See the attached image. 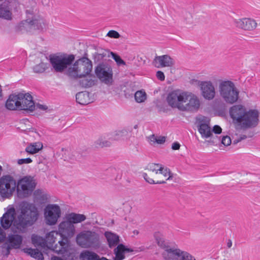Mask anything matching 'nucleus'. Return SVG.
Segmentation results:
<instances>
[{"label": "nucleus", "instance_id": "obj_49", "mask_svg": "<svg viewBox=\"0 0 260 260\" xmlns=\"http://www.w3.org/2000/svg\"><path fill=\"white\" fill-rule=\"evenodd\" d=\"M156 76L157 78L161 81L165 80V76L164 73L162 71H158L156 72Z\"/></svg>", "mask_w": 260, "mask_h": 260}, {"label": "nucleus", "instance_id": "obj_20", "mask_svg": "<svg viewBox=\"0 0 260 260\" xmlns=\"http://www.w3.org/2000/svg\"><path fill=\"white\" fill-rule=\"evenodd\" d=\"M234 23L237 27L245 30H253L257 26V23L254 20L248 18L235 19Z\"/></svg>", "mask_w": 260, "mask_h": 260}, {"label": "nucleus", "instance_id": "obj_22", "mask_svg": "<svg viewBox=\"0 0 260 260\" xmlns=\"http://www.w3.org/2000/svg\"><path fill=\"white\" fill-rule=\"evenodd\" d=\"M18 94H11L10 95L6 103V107L10 110H18L19 107Z\"/></svg>", "mask_w": 260, "mask_h": 260}, {"label": "nucleus", "instance_id": "obj_32", "mask_svg": "<svg viewBox=\"0 0 260 260\" xmlns=\"http://www.w3.org/2000/svg\"><path fill=\"white\" fill-rule=\"evenodd\" d=\"M43 148L41 143L37 142L31 144L25 148V151L30 154H35L38 152Z\"/></svg>", "mask_w": 260, "mask_h": 260}, {"label": "nucleus", "instance_id": "obj_14", "mask_svg": "<svg viewBox=\"0 0 260 260\" xmlns=\"http://www.w3.org/2000/svg\"><path fill=\"white\" fill-rule=\"evenodd\" d=\"M201 103L198 97L195 94L188 92L187 101L183 104L182 111L194 113L198 111Z\"/></svg>", "mask_w": 260, "mask_h": 260}, {"label": "nucleus", "instance_id": "obj_62", "mask_svg": "<svg viewBox=\"0 0 260 260\" xmlns=\"http://www.w3.org/2000/svg\"><path fill=\"white\" fill-rule=\"evenodd\" d=\"M246 137V136H244V137L242 138L241 139H243L245 138Z\"/></svg>", "mask_w": 260, "mask_h": 260}, {"label": "nucleus", "instance_id": "obj_56", "mask_svg": "<svg viewBox=\"0 0 260 260\" xmlns=\"http://www.w3.org/2000/svg\"><path fill=\"white\" fill-rule=\"evenodd\" d=\"M149 139L151 142L155 143H156L157 137L155 136L154 135H152L149 137Z\"/></svg>", "mask_w": 260, "mask_h": 260}, {"label": "nucleus", "instance_id": "obj_17", "mask_svg": "<svg viewBox=\"0 0 260 260\" xmlns=\"http://www.w3.org/2000/svg\"><path fill=\"white\" fill-rule=\"evenodd\" d=\"M246 112L244 106L241 105H234L230 109V115L234 123L239 125Z\"/></svg>", "mask_w": 260, "mask_h": 260}, {"label": "nucleus", "instance_id": "obj_39", "mask_svg": "<svg viewBox=\"0 0 260 260\" xmlns=\"http://www.w3.org/2000/svg\"><path fill=\"white\" fill-rule=\"evenodd\" d=\"M161 165L159 164H149L147 166V169L150 171L155 172L157 174L160 169H161Z\"/></svg>", "mask_w": 260, "mask_h": 260}, {"label": "nucleus", "instance_id": "obj_11", "mask_svg": "<svg viewBox=\"0 0 260 260\" xmlns=\"http://www.w3.org/2000/svg\"><path fill=\"white\" fill-rule=\"evenodd\" d=\"M5 240V242L2 246V252L4 256L7 257L12 249H17L20 248L22 244L23 237L17 234H9Z\"/></svg>", "mask_w": 260, "mask_h": 260}, {"label": "nucleus", "instance_id": "obj_29", "mask_svg": "<svg viewBox=\"0 0 260 260\" xmlns=\"http://www.w3.org/2000/svg\"><path fill=\"white\" fill-rule=\"evenodd\" d=\"M99 258V255L89 250H84L82 251L79 255L80 260H96Z\"/></svg>", "mask_w": 260, "mask_h": 260}, {"label": "nucleus", "instance_id": "obj_42", "mask_svg": "<svg viewBox=\"0 0 260 260\" xmlns=\"http://www.w3.org/2000/svg\"><path fill=\"white\" fill-rule=\"evenodd\" d=\"M111 55L113 59L116 62L118 65H125V61L121 58L115 53L111 52Z\"/></svg>", "mask_w": 260, "mask_h": 260}, {"label": "nucleus", "instance_id": "obj_9", "mask_svg": "<svg viewBox=\"0 0 260 260\" xmlns=\"http://www.w3.org/2000/svg\"><path fill=\"white\" fill-rule=\"evenodd\" d=\"M188 92L181 90H174L167 95L166 101L168 105L173 109H177L182 111L183 104L187 101Z\"/></svg>", "mask_w": 260, "mask_h": 260}, {"label": "nucleus", "instance_id": "obj_64", "mask_svg": "<svg viewBox=\"0 0 260 260\" xmlns=\"http://www.w3.org/2000/svg\"><path fill=\"white\" fill-rule=\"evenodd\" d=\"M3 0H0V2L2 1Z\"/></svg>", "mask_w": 260, "mask_h": 260}, {"label": "nucleus", "instance_id": "obj_1", "mask_svg": "<svg viewBox=\"0 0 260 260\" xmlns=\"http://www.w3.org/2000/svg\"><path fill=\"white\" fill-rule=\"evenodd\" d=\"M15 210L11 207L0 218L2 227L4 230L9 229L13 224V227L19 233H25L28 228L32 226L39 217L37 209L31 205L27 204L22 206L20 213L15 218Z\"/></svg>", "mask_w": 260, "mask_h": 260}, {"label": "nucleus", "instance_id": "obj_13", "mask_svg": "<svg viewBox=\"0 0 260 260\" xmlns=\"http://www.w3.org/2000/svg\"><path fill=\"white\" fill-rule=\"evenodd\" d=\"M258 117L259 112L257 110L251 109L246 111L243 120L239 126L243 129L254 127L258 123Z\"/></svg>", "mask_w": 260, "mask_h": 260}, {"label": "nucleus", "instance_id": "obj_28", "mask_svg": "<svg viewBox=\"0 0 260 260\" xmlns=\"http://www.w3.org/2000/svg\"><path fill=\"white\" fill-rule=\"evenodd\" d=\"M0 17L7 20L12 19V13L7 6V2H4L0 5Z\"/></svg>", "mask_w": 260, "mask_h": 260}, {"label": "nucleus", "instance_id": "obj_46", "mask_svg": "<svg viewBox=\"0 0 260 260\" xmlns=\"http://www.w3.org/2000/svg\"><path fill=\"white\" fill-rule=\"evenodd\" d=\"M107 36L110 38L115 39H118L120 37L119 34L117 31L113 30H110L108 32Z\"/></svg>", "mask_w": 260, "mask_h": 260}, {"label": "nucleus", "instance_id": "obj_45", "mask_svg": "<svg viewBox=\"0 0 260 260\" xmlns=\"http://www.w3.org/2000/svg\"><path fill=\"white\" fill-rule=\"evenodd\" d=\"M127 133V132L124 130L119 131L115 134L114 139L115 140H119L123 139V137Z\"/></svg>", "mask_w": 260, "mask_h": 260}, {"label": "nucleus", "instance_id": "obj_60", "mask_svg": "<svg viewBox=\"0 0 260 260\" xmlns=\"http://www.w3.org/2000/svg\"><path fill=\"white\" fill-rule=\"evenodd\" d=\"M96 260H109L105 257H102L101 258L99 255V258H97Z\"/></svg>", "mask_w": 260, "mask_h": 260}, {"label": "nucleus", "instance_id": "obj_2", "mask_svg": "<svg viewBox=\"0 0 260 260\" xmlns=\"http://www.w3.org/2000/svg\"><path fill=\"white\" fill-rule=\"evenodd\" d=\"M92 69V61L87 57L78 59L68 68L66 74L70 78L77 79L89 75Z\"/></svg>", "mask_w": 260, "mask_h": 260}, {"label": "nucleus", "instance_id": "obj_6", "mask_svg": "<svg viewBox=\"0 0 260 260\" xmlns=\"http://www.w3.org/2000/svg\"><path fill=\"white\" fill-rule=\"evenodd\" d=\"M76 241L78 246L83 248H97L100 245L99 234L90 230H84L79 233Z\"/></svg>", "mask_w": 260, "mask_h": 260}, {"label": "nucleus", "instance_id": "obj_27", "mask_svg": "<svg viewBox=\"0 0 260 260\" xmlns=\"http://www.w3.org/2000/svg\"><path fill=\"white\" fill-rule=\"evenodd\" d=\"M89 94V93L86 91L78 92L76 95L77 102L83 105H87L90 103Z\"/></svg>", "mask_w": 260, "mask_h": 260}, {"label": "nucleus", "instance_id": "obj_43", "mask_svg": "<svg viewBox=\"0 0 260 260\" xmlns=\"http://www.w3.org/2000/svg\"><path fill=\"white\" fill-rule=\"evenodd\" d=\"M123 249L124 250L125 253H126V252L137 253V252L143 251L144 249V248L143 247H139L137 248H127L123 245Z\"/></svg>", "mask_w": 260, "mask_h": 260}, {"label": "nucleus", "instance_id": "obj_59", "mask_svg": "<svg viewBox=\"0 0 260 260\" xmlns=\"http://www.w3.org/2000/svg\"><path fill=\"white\" fill-rule=\"evenodd\" d=\"M51 260H63V259L60 257L54 256L51 258Z\"/></svg>", "mask_w": 260, "mask_h": 260}, {"label": "nucleus", "instance_id": "obj_36", "mask_svg": "<svg viewBox=\"0 0 260 260\" xmlns=\"http://www.w3.org/2000/svg\"><path fill=\"white\" fill-rule=\"evenodd\" d=\"M154 237L155 240L157 242V244L161 247L162 248L165 247L166 246L165 245V242L164 240V238L163 237L162 234L159 232H155L154 234Z\"/></svg>", "mask_w": 260, "mask_h": 260}, {"label": "nucleus", "instance_id": "obj_54", "mask_svg": "<svg viewBox=\"0 0 260 260\" xmlns=\"http://www.w3.org/2000/svg\"><path fill=\"white\" fill-rule=\"evenodd\" d=\"M166 138L163 136L157 137L156 143L161 144L165 142Z\"/></svg>", "mask_w": 260, "mask_h": 260}, {"label": "nucleus", "instance_id": "obj_10", "mask_svg": "<svg viewBox=\"0 0 260 260\" xmlns=\"http://www.w3.org/2000/svg\"><path fill=\"white\" fill-rule=\"evenodd\" d=\"M36 186L35 182L30 176H25L17 182L16 189L21 198H26L30 195Z\"/></svg>", "mask_w": 260, "mask_h": 260}, {"label": "nucleus", "instance_id": "obj_16", "mask_svg": "<svg viewBox=\"0 0 260 260\" xmlns=\"http://www.w3.org/2000/svg\"><path fill=\"white\" fill-rule=\"evenodd\" d=\"M198 85L201 88L203 96L211 100L215 96V89L213 83L210 81H199Z\"/></svg>", "mask_w": 260, "mask_h": 260}, {"label": "nucleus", "instance_id": "obj_57", "mask_svg": "<svg viewBox=\"0 0 260 260\" xmlns=\"http://www.w3.org/2000/svg\"><path fill=\"white\" fill-rule=\"evenodd\" d=\"M37 106L41 110H46L47 109V107L46 106L42 105H38Z\"/></svg>", "mask_w": 260, "mask_h": 260}, {"label": "nucleus", "instance_id": "obj_53", "mask_svg": "<svg viewBox=\"0 0 260 260\" xmlns=\"http://www.w3.org/2000/svg\"><path fill=\"white\" fill-rule=\"evenodd\" d=\"M213 132L215 134H220L222 132L221 128L217 125H214L213 128Z\"/></svg>", "mask_w": 260, "mask_h": 260}, {"label": "nucleus", "instance_id": "obj_18", "mask_svg": "<svg viewBox=\"0 0 260 260\" xmlns=\"http://www.w3.org/2000/svg\"><path fill=\"white\" fill-rule=\"evenodd\" d=\"M174 64V59L168 55L156 56L153 61V64L157 68L171 67Z\"/></svg>", "mask_w": 260, "mask_h": 260}, {"label": "nucleus", "instance_id": "obj_35", "mask_svg": "<svg viewBox=\"0 0 260 260\" xmlns=\"http://www.w3.org/2000/svg\"><path fill=\"white\" fill-rule=\"evenodd\" d=\"M48 68V64L47 63L41 62L34 66L32 69L35 73H43Z\"/></svg>", "mask_w": 260, "mask_h": 260}, {"label": "nucleus", "instance_id": "obj_33", "mask_svg": "<svg viewBox=\"0 0 260 260\" xmlns=\"http://www.w3.org/2000/svg\"><path fill=\"white\" fill-rule=\"evenodd\" d=\"M97 80L94 77H88L80 81V85L85 88L92 87L96 84Z\"/></svg>", "mask_w": 260, "mask_h": 260}, {"label": "nucleus", "instance_id": "obj_37", "mask_svg": "<svg viewBox=\"0 0 260 260\" xmlns=\"http://www.w3.org/2000/svg\"><path fill=\"white\" fill-rule=\"evenodd\" d=\"M135 99L138 103L143 102L146 99V94L142 90L137 91L135 94Z\"/></svg>", "mask_w": 260, "mask_h": 260}, {"label": "nucleus", "instance_id": "obj_31", "mask_svg": "<svg viewBox=\"0 0 260 260\" xmlns=\"http://www.w3.org/2000/svg\"><path fill=\"white\" fill-rule=\"evenodd\" d=\"M24 251L31 257L37 260H44L43 254L38 249L26 248L24 249Z\"/></svg>", "mask_w": 260, "mask_h": 260}, {"label": "nucleus", "instance_id": "obj_25", "mask_svg": "<svg viewBox=\"0 0 260 260\" xmlns=\"http://www.w3.org/2000/svg\"><path fill=\"white\" fill-rule=\"evenodd\" d=\"M198 131L203 138H209L212 135V132L209 124L201 122L198 127Z\"/></svg>", "mask_w": 260, "mask_h": 260}, {"label": "nucleus", "instance_id": "obj_52", "mask_svg": "<svg viewBox=\"0 0 260 260\" xmlns=\"http://www.w3.org/2000/svg\"><path fill=\"white\" fill-rule=\"evenodd\" d=\"M80 158V156L78 154L77 152H73L72 154V156L70 157V159L72 160H78Z\"/></svg>", "mask_w": 260, "mask_h": 260}, {"label": "nucleus", "instance_id": "obj_30", "mask_svg": "<svg viewBox=\"0 0 260 260\" xmlns=\"http://www.w3.org/2000/svg\"><path fill=\"white\" fill-rule=\"evenodd\" d=\"M31 239L32 244L35 245L43 248H45L48 246L45 238H43L38 235L33 234L31 236Z\"/></svg>", "mask_w": 260, "mask_h": 260}, {"label": "nucleus", "instance_id": "obj_44", "mask_svg": "<svg viewBox=\"0 0 260 260\" xmlns=\"http://www.w3.org/2000/svg\"><path fill=\"white\" fill-rule=\"evenodd\" d=\"M158 173L163 175L164 177H168L166 180H169L171 177L170 170L167 168H164L162 166H161V169H160Z\"/></svg>", "mask_w": 260, "mask_h": 260}, {"label": "nucleus", "instance_id": "obj_8", "mask_svg": "<svg viewBox=\"0 0 260 260\" xmlns=\"http://www.w3.org/2000/svg\"><path fill=\"white\" fill-rule=\"evenodd\" d=\"M17 182L10 175L0 177V196L3 199H11L15 192Z\"/></svg>", "mask_w": 260, "mask_h": 260}, {"label": "nucleus", "instance_id": "obj_41", "mask_svg": "<svg viewBox=\"0 0 260 260\" xmlns=\"http://www.w3.org/2000/svg\"><path fill=\"white\" fill-rule=\"evenodd\" d=\"M180 260H196L195 257L186 251H182Z\"/></svg>", "mask_w": 260, "mask_h": 260}, {"label": "nucleus", "instance_id": "obj_21", "mask_svg": "<svg viewBox=\"0 0 260 260\" xmlns=\"http://www.w3.org/2000/svg\"><path fill=\"white\" fill-rule=\"evenodd\" d=\"M162 255L165 260H180L182 250L178 248H170L166 246Z\"/></svg>", "mask_w": 260, "mask_h": 260}, {"label": "nucleus", "instance_id": "obj_4", "mask_svg": "<svg viewBox=\"0 0 260 260\" xmlns=\"http://www.w3.org/2000/svg\"><path fill=\"white\" fill-rule=\"evenodd\" d=\"M75 232V228L72 223L69 220L62 221L58 225V233L62 238V240L58 241L61 247L58 249L56 246L54 250L58 254H63L66 251V248L69 242L68 238L72 237Z\"/></svg>", "mask_w": 260, "mask_h": 260}, {"label": "nucleus", "instance_id": "obj_3", "mask_svg": "<svg viewBox=\"0 0 260 260\" xmlns=\"http://www.w3.org/2000/svg\"><path fill=\"white\" fill-rule=\"evenodd\" d=\"M75 60L73 54H51L49 55V61L51 69L56 73H63L71 66Z\"/></svg>", "mask_w": 260, "mask_h": 260}, {"label": "nucleus", "instance_id": "obj_7", "mask_svg": "<svg viewBox=\"0 0 260 260\" xmlns=\"http://www.w3.org/2000/svg\"><path fill=\"white\" fill-rule=\"evenodd\" d=\"M27 18L22 21L17 26L20 31H30L32 30H42L45 26L44 19L39 15H35L32 11L26 10Z\"/></svg>", "mask_w": 260, "mask_h": 260}, {"label": "nucleus", "instance_id": "obj_19", "mask_svg": "<svg viewBox=\"0 0 260 260\" xmlns=\"http://www.w3.org/2000/svg\"><path fill=\"white\" fill-rule=\"evenodd\" d=\"M95 73L103 82L106 84L112 83L113 74L111 70L107 71L102 66H98L95 69Z\"/></svg>", "mask_w": 260, "mask_h": 260}, {"label": "nucleus", "instance_id": "obj_12", "mask_svg": "<svg viewBox=\"0 0 260 260\" xmlns=\"http://www.w3.org/2000/svg\"><path fill=\"white\" fill-rule=\"evenodd\" d=\"M60 215V208L57 204H49L44 209L45 219L48 225H55Z\"/></svg>", "mask_w": 260, "mask_h": 260}, {"label": "nucleus", "instance_id": "obj_50", "mask_svg": "<svg viewBox=\"0 0 260 260\" xmlns=\"http://www.w3.org/2000/svg\"><path fill=\"white\" fill-rule=\"evenodd\" d=\"M6 234L4 230L0 226V243L5 241Z\"/></svg>", "mask_w": 260, "mask_h": 260}, {"label": "nucleus", "instance_id": "obj_47", "mask_svg": "<svg viewBox=\"0 0 260 260\" xmlns=\"http://www.w3.org/2000/svg\"><path fill=\"white\" fill-rule=\"evenodd\" d=\"M221 143L224 146L230 145L231 143L230 137L228 136H223L221 139Z\"/></svg>", "mask_w": 260, "mask_h": 260}, {"label": "nucleus", "instance_id": "obj_15", "mask_svg": "<svg viewBox=\"0 0 260 260\" xmlns=\"http://www.w3.org/2000/svg\"><path fill=\"white\" fill-rule=\"evenodd\" d=\"M18 98L20 102L19 103V110H27L33 111L35 109V104L33 101L32 96L28 93H18Z\"/></svg>", "mask_w": 260, "mask_h": 260}, {"label": "nucleus", "instance_id": "obj_24", "mask_svg": "<svg viewBox=\"0 0 260 260\" xmlns=\"http://www.w3.org/2000/svg\"><path fill=\"white\" fill-rule=\"evenodd\" d=\"M110 248L116 246L119 242V236L111 232H106L104 234Z\"/></svg>", "mask_w": 260, "mask_h": 260}, {"label": "nucleus", "instance_id": "obj_23", "mask_svg": "<svg viewBox=\"0 0 260 260\" xmlns=\"http://www.w3.org/2000/svg\"><path fill=\"white\" fill-rule=\"evenodd\" d=\"M59 235L57 231H52L48 234H46L45 236V238L46 239V243L48 246H47L48 248H53V250L55 252V251L54 250V247L55 246L57 247V249H58L59 248L61 247L60 245H59V246L58 247L57 245H55L54 246V243L55 242V239L56 238V236Z\"/></svg>", "mask_w": 260, "mask_h": 260}, {"label": "nucleus", "instance_id": "obj_51", "mask_svg": "<svg viewBox=\"0 0 260 260\" xmlns=\"http://www.w3.org/2000/svg\"><path fill=\"white\" fill-rule=\"evenodd\" d=\"M98 144L101 147H107L109 146L111 144V142L108 141H102L101 140H98Z\"/></svg>", "mask_w": 260, "mask_h": 260}, {"label": "nucleus", "instance_id": "obj_48", "mask_svg": "<svg viewBox=\"0 0 260 260\" xmlns=\"http://www.w3.org/2000/svg\"><path fill=\"white\" fill-rule=\"evenodd\" d=\"M32 162V160L30 158H21L18 160L17 162L19 165L24 164H29Z\"/></svg>", "mask_w": 260, "mask_h": 260}, {"label": "nucleus", "instance_id": "obj_63", "mask_svg": "<svg viewBox=\"0 0 260 260\" xmlns=\"http://www.w3.org/2000/svg\"><path fill=\"white\" fill-rule=\"evenodd\" d=\"M187 22V23H190V22H191V21H187V22Z\"/></svg>", "mask_w": 260, "mask_h": 260}, {"label": "nucleus", "instance_id": "obj_34", "mask_svg": "<svg viewBox=\"0 0 260 260\" xmlns=\"http://www.w3.org/2000/svg\"><path fill=\"white\" fill-rule=\"evenodd\" d=\"M115 256L114 260H123L125 258L124 250L123 249V245L119 244L114 249Z\"/></svg>", "mask_w": 260, "mask_h": 260}, {"label": "nucleus", "instance_id": "obj_5", "mask_svg": "<svg viewBox=\"0 0 260 260\" xmlns=\"http://www.w3.org/2000/svg\"><path fill=\"white\" fill-rule=\"evenodd\" d=\"M219 92L221 98L227 104H233L239 99V91L234 83L230 80L219 81Z\"/></svg>", "mask_w": 260, "mask_h": 260}, {"label": "nucleus", "instance_id": "obj_40", "mask_svg": "<svg viewBox=\"0 0 260 260\" xmlns=\"http://www.w3.org/2000/svg\"><path fill=\"white\" fill-rule=\"evenodd\" d=\"M143 177L146 182L151 184H164L166 183V181L165 180L157 181L155 182L152 179L150 178L146 173H144L143 174Z\"/></svg>", "mask_w": 260, "mask_h": 260}, {"label": "nucleus", "instance_id": "obj_58", "mask_svg": "<svg viewBox=\"0 0 260 260\" xmlns=\"http://www.w3.org/2000/svg\"><path fill=\"white\" fill-rule=\"evenodd\" d=\"M232 246V241L231 240L229 239L227 242V246L228 248H231Z\"/></svg>", "mask_w": 260, "mask_h": 260}, {"label": "nucleus", "instance_id": "obj_26", "mask_svg": "<svg viewBox=\"0 0 260 260\" xmlns=\"http://www.w3.org/2000/svg\"><path fill=\"white\" fill-rule=\"evenodd\" d=\"M86 219L85 215L75 213H71L67 216V219L73 224L81 222Z\"/></svg>", "mask_w": 260, "mask_h": 260}, {"label": "nucleus", "instance_id": "obj_55", "mask_svg": "<svg viewBox=\"0 0 260 260\" xmlns=\"http://www.w3.org/2000/svg\"><path fill=\"white\" fill-rule=\"evenodd\" d=\"M180 147V145L178 142H174L172 144V149L173 150H178L179 149Z\"/></svg>", "mask_w": 260, "mask_h": 260}, {"label": "nucleus", "instance_id": "obj_61", "mask_svg": "<svg viewBox=\"0 0 260 260\" xmlns=\"http://www.w3.org/2000/svg\"><path fill=\"white\" fill-rule=\"evenodd\" d=\"M186 15L187 17H189V18H191V14L190 13H186Z\"/></svg>", "mask_w": 260, "mask_h": 260}, {"label": "nucleus", "instance_id": "obj_38", "mask_svg": "<svg viewBox=\"0 0 260 260\" xmlns=\"http://www.w3.org/2000/svg\"><path fill=\"white\" fill-rule=\"evenodd\" d=\"M5 2H7V6L10 11L12 10L17 11L19 6V3L17 0H6Z\"/></svg>", "mask_w": 260, "mask_h": 260}]
</instances>
